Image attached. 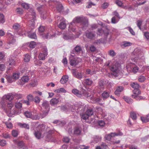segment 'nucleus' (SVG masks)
Here are the masks:
<instances>
[{"label":"nucleus","instance_id":"48","mask_svg":"<svg viewBox=\"0 0 149 149\" xmlns=\"http://www.w3.org/2000/svg\"><path fill=\"white\" fill-rule=\"evenodd\" d=\"M5 3L6 4H9V3H7L4 0H0V6H1V8H3L5 5Z\"/></svg>","mask_w":149,"mask_h":149},{"label":"nucleus","instance_id":"40","mask_svg":"<svg viewBox=\"0 0 149 149\" xmlns=\"http://www.w3.org/2000/svg\"><path fill=\"white\" fill-rule=\"evenodd\" d=\"M84 81L86 84L88 85H91L93 83L92 80L89 79H85Z\"/></svg>","mask_w":149,"mask_h":149},{"label":"nucleus","instance_id":"15","mask_svg":"<svg viewBox=\"0 0 149 149\" xmlns=\"http://www.w3.org/2000/svg\"><path fill=\"white\" fill-rule=\"evenodd\" d=\"M102 93L101 95L104 100H105L108 98L109 96V94L111 92V90L110 89H107Z\"/></svg>","mask_w":149,"mask_h":149},{"label":"nucleus","instance_id":"23","mask_svg":"<svg viewBox=\"0 0 149 149\" xmlns=\"http://www.w3.org/2000/svg\"><path fill=\"white\" fill-rule=\"evenodd\" d=\"M68 78L69 77L68 75L63 76L61 79L60 82L62 84H65L68 81Z\"/></svg>","mask_w":149,"mask_h":149},{"label":"nucleus","instance_id":"58","mask_svg":"<svg viewBox=\"0 0 149 149\" xmlns=\"http://www.w3.org/2000/svg\"><path fill=\"white\" fill-rule=\"evenodd\" d=\"M55 18L56 20H58V21L61 22L65 19L63 17H60L58 15H56Z\"/></svg>","mask_w":149,"mask_h":149},{"label":"nucleus","instance_id":"21","mask_svg":"<svg viewBox=\"0 0 149 149\" xmlns=\"http://www.w3.org/2000/svg\"><path fill=\"white\" fill-rule=\"evenodd\" d=\"M66 26L65 20V19L63 20L58 25V27L62 29H64L66 28Z\"/></svg>","mask_w":149,"mask_h":149},{"label":"nucleus","instance_id":"63","mask_svg":"<svg viewBox=\"0 0 149 149\" xmlns=\"http://www.w3.org/2000/svg\"><path fill=\"white\" fill-rule=\"evenodd\" d=\"M36 45V43L34 41L31 42L29 45V46L31 48H34Z\"/></svg>","mask_w":149,"mask_h":149},{"label":"nucleus","instance_id":"31","mask_svg":"<svg viewBox=\"0 0 149 149\" xmlns=\"http://www.w3.org/2000/svg\"><path fill=\"white\" fill-rule=\"evenodd\" d=\"M5 77L9 83H11L14 81L12 76H10L9 75H6Z\"/></svg>","mask_w":149,"mask_h":149},{"label":"nucleus","instance_id":"45","mask_svg":"<svg viewBox=\"0 0 149 149\" xmlns=\"http://www.w3.org/2000/svg\"><path fill=\"white\" fill-rule=\"evenodd\" d=\"M131 86L134 89H139L140 86L137 83H133L131 84Z\"/></svg>","mask_w":149,"mask_h":149},{"label":"nucleus","instance_id":"54","mask_svg":"<svg viewBox=\"0 0 149 149\" xmlns=\"http://www.w3.org/2000/svg\"><path fill=\"white\" fill-rule=\"evenodd\" d=\"M95 101L100 104H102V100L100 97H97L95 99Z\"/></svg>","mask_w":149,"mask_h":149},{"label":"nucleus","instance_id":"52","mask_svg":"<svg viewBox=\"0 0 149 149\" xmlns=\"http://www.w3.org/2000/svg\"><path fill=\"white\" fill-rule=\"evenodd\" d=\"M12 134L13 136L16 137L18 135V131L16 130H13L12 132Z\"/></svg>","mask_w":149,"mask_h":149},{"label":"nucleus","instance_id":"64","mask_svg":"<svg viewBox=\"0 0 149 149\" xmlns=\"http://www.w3.org/2000/svg\"><path fill=\"white\" fill-rule=\"evenodd\" d=\"M27 98L29 101H31L33 100L34 97L33 95L31 94H29L27 96Z\"/></svg>","mask_w":149,"mask_h":149},{"label":"nucleus","instance_id":"1","mask_svg":"<svg viewBox=\"0 0 149 149\" xmlns=\"http://www.w3.org/2000/svg\"><path fill=\"white\" fill-rule=\"evenodd\" d=\"M29 28L26 31L28 36L31 38L36 39L37 36L35 33H32L31 31L34 28L35 22L36 20V13L33 9H30L28 18Z\"/></svg>","mask_w":149,"mask_h":149},{"label":"nucleus","instance_id":"53","mask_svg":"<svg viewBox=\"0 0 149 149\" xmlns=\"http://www.w3.org/2000/svg\"><path fill=\"white\" fill-rule=\"evenodd\" d=\"M146 78L144 76L141 75L138 77V81L141 82H143L145 80Z\"/></svg>","mask_w":149,"mask_h":149},{"label":"nucleus","instance_id":"59","mask_svg":"<svg viewBox=\"0 0 149 149\" xmlns=\"http://www.w3.org/2000/svg\"><path fill=\"white\" fill-rule=\"evenodd\" d=\"M126 29H127L130 33L133 35L134 36L135 35V33L133 29L130 27H128L126 28Z\"/></svg>","mask_w":149,"mask_h":149},{"label":"nucleus","instance_id":"49","mask_svg":"<svg viewBox=\"0 0 149 149\" xmlns=\"http://www.w3.org/2000/svg\"><path fill=\"white\" fill-rule=\"evenodd\" d=\"M132 97L136 99L137 100H141L144 99L145 98L141 96L139 97L138 95H132Z\"/></svg>","mask_w":149,"mask_h":149},{"label":"nucleus","instance_id":"60","mask_svg":"<svg viewBox=\"0 0 149 149\" xmlns=\"http://www.w3.org/2000/svg\"><path fill=\"white\" fill-rule=\"evenodd\" d=\"M130 116L132 118L133 120H135L136 118V116L135 113L133 112H131L130 113Z\"/></svg>","mask_w":149,"mask_h":149},{"label":"nucleus","instance_id":"62","mask_svg":"<svg viewBox=\"0 0 149 149\" xmlns=\"http://www.w3.org/2000/svg\"><path fill=\"white\" fill-rule=\"evenodd\" d=\"M22 103L20 102H16L15 104V107L18 109H20L22 107Z\"/></svg>","mask_w":149,"mask_h":149},{"label":"nucleus","instance_id":"30","mask_svg":"<svg viewBox=\"0 0 149 149\" xmlns=\"http://www.w3.org/2000/svg\"><path fill=\"white\" fill-rule=\"evenodd\" d=\"M3 98L9 101H11L13 98V97L11 94H8L3 96Z\"/></svg>","mask_w":149,"mask_h":149},{"label":"nucleus","instance_id":"20","mask_svg":"<svg viewBox=\"0 0 149 149\" xmlns=\"http://www.w3.org/2000/svg\"><path fill=\"white\" fill-rule=\"evenodd\" d=\"M7 103L6 100L3 98L1 99L0 101V107L4 110H5V106Z\"/></svg>","mask_w":149,"mask_h":149},{"label":"nucleus","instance_id":"9","mask_svg":"<svg viewBox=\"0 0 149 149\" xmlns=\"http://www.w3.org/2000/svg\"><path fill=\"white\" fill-rule=\"evenodd\" d=\"M82 48L79 45H77L71 52V54L75 55V56L79 55L82 52Z\"/></svg>","mask_w":149,"mask_h":149},{"label":"nucleus","instance_id":"44","mask_svg":"<svg viewBox=\"0 0 149 149\" xmlns=\"http://www.w3.org/2000/svg\"><path fill=\"white\" fill-rule=\"evenodd\" d=\"M31 58L30 56L28 54H26L24 56V60L25 62H28L30 60Z\"/></svg>","mask_w":149,"mask_h":149},{"label":"nucleus","instance_id":"17","mask_svg":"<svg viewBox=\"0 0 149 149\" xmlns=\"http://www.w3.org/2000/svg\"><path fill=\"white\" fill-rule=\"evenodd\" d=\"M42 37L44 39H48L53 38L54 36V33L51 32L44 33L42 34Z\"/></svg>","mask_w":149,"mask_h":149},{"label":"nucleus","instance_id":"10","mask_svg":"<svg viewBox=\"0 0 149 149\" xmlns=\"http://www.w3.org/2000/svg\"><path fill=\"white\" fill-rule=\"evenodd\" d=\"M123 135V133L121 132H119L118 133H111L110 134L106 135L105 136V138L106 140L110 141L112 137L117 136H121Z\"/></svg>","mask_w":149,"mask_h":149},{"label":"nucleus","instance_id":"34","mask_svg":"<svg viewBox=\"0 0 149 149\" xmlns=\"http://www.w3.org/2000/svg\"><path fill=\"white\" fill-rule=\"evenodd\" d=\"M123 99L127 102L129 104H131L133 102V100L132 99L127 96L123 97Z\"/></svg>","mask_w":149,"mask_h":149},{"label":"nucleus","instance_id":"18","mask_svg":"<svg viewBox=\"0 0 149 149\" xmlns=\"http://www.w3.org/2000/svg\"><path fill=\"white\" fill-rule=\"evenodd\" d=\"M72 73L74 77L79 79H80L82 78L83 76L81 73L79 72H77L75 70H72Z\"/></svg>","mask_w":149,"mask_h":149},{"label":"nucleus","instance_id":"51","mask_svg":"<svg viewBox=\"0 0 149 149\" xmlns=\"http://www.w3.org/2000/svg\"><path fill=\"white\" fill-rule=\"evenodd\" d=\"M33 100L35 103L38 104L40 102L41 100L40 98L38 96H36L34 98Z\"/></svg>","mask_w":149,"mask_h":149},{"label":"nucleus","instance_id":"32","mask_svg":"<svg viewBox=\"0 0 149 149\" xmlns=\"http://www.w3.org/2000/svg\"><path fill=\"white\" fill-rule=\"evenodd\" d=\"M96 71L95 70H91L90 69H86V73L87 74L93 75L96 74Z\"/></svg>","mask_w":149,"mask_h":149},{"label":"nucleus","instance_id":"55","mask_svg":"<svg viewBox=\"0 0 149 149\" xmlns=\"http://www.w3.org/2000/svg\"><path fill=\"white\" fill-rule=\"evenodd\" d=\"M2 136L3 138L6 139L10 138L11 137V136L8 133H3Z\"/></svg>","mask_w":149,"mask_h":149},{"label":"nucleus","instance_id":"43","mask_svg":"<svg viewBox=\"0 0 149 149\" xmlns=\"http://www.w3.org/2000/svg\"><path fill=\"white\" fill-rule=\"evenodd\" d=\"M19 126L22 128H25L26 129H29V126L28 124L22 123H19Z\"/></svg>","mask_w":149,"mask_h":149},{"label":"nucleus","instance_id":"50","mask_svg":"<svg viewBox=\"0 0 149 149\" xmlns=\"http://www.w3.org/2000/svg\"><path fill=\"white\" fill-rule=\"evenodd\" d=\"M16 11L17 14L19 15H22L23 12L22 9L19 8H17L16 10Z\"/></svg>","mask_w":149,"mask_h":149},{"label":"nucleus","instance_id":"2","mask_svg":"<svg viewBox=\"0 0 149 149\" xmlns=\"http://www.w3.org/2000/svg\"><path fill=\"white\" fill-rule=\"evenodd\" d=\"M105 65L109 68L110 70L113 72V74L115 76H118V70L120 66V64L118 62L114 61L112 63L110 61H108L105 63Z\"/></svg>","mask_w":149,"mask_h":149},{"label":"nucleus","instance_id":"22","mask_svg":"<svg viewBox=\"0 0 149 149\" xmlns=\"http://www.w3.org/2000/svg\"><path fill=\"white\" fill-rule=\"evenodd\" d=\"M11 31H8L7 33V36L10 39H11V41L12 42L14 43L15 42V40L14 38L15 37V35L11 33Z\"/></svg>","mask_w":149,"mask_h":149},{"label":"nucleus","instance_id":"12","mask_svg":"<svg viewBox=\"0 0 149 149\" xmlns=\"http://www.w3.org/2000/svg\"><path fill=\"white\" fill-rule=\"evenodd\" d=\"M107 81L104 79L100 80L98 82V88L101 92L104 91L105 86L106 84Z\"/></svg>","mask_w":149,"mask_h":149},{"label":"nucleus","instance_id":"38","mask_svg":"<svg viewBox=\"0 0 149 149\" xmlns=\"http://www.w3.org/2000/svg\"><path fill=\"white\" fill-rule=\"evenodd\" d=\"M40 60L36 58H35V57L34 59V63L35 65H41L42 63V62L40 61Z\"/></svg>","mask_w":149,"mask_h":149},{"label":"nucleus","instance_id":"5","mask_svg":"<svg viewBox=\"0 0 149 149\" xmlns=\"http://www.w3.org/2000/svg\"><path fill=\"white\" fill-rule=\"evenodd\" d=\"M72 93L78 97H88L91 96L89 93L87 92L86 91L82 90L81 91H79L77 89L74 88L72 90Z\"/></svg>","mask_w":149,"mask_h":149},{"label":"nucleus","instance_id":"11","mask_svg":"<svg viewBox=\"0 0 149 149\" xmlns=\"http://www.w3.org/2000/svg\"><path fill=\"white\" fill-rule=\"evenodd\" d=\"M24 115L27 118H31L33 119L38 120L40 117L38 115H32V112L30 111H26L24 113Z\"/></svg>","mask_w":149,"mask_h":149},{"label":"nucleus","instance_id":"47","mask_svg":"<svg viewBox=\"0 0 149 149\" xmlns=\"http://www.w3.org/2000/svg\"><path fill=\"white\" fill-rule=\"evenodd\" d=\"M109 54L111 56L113 57L116 55V53L113 49L109 50L108 52Z\"/></svg>","mask_w":149,"mask_h":149},{"label":"nucleus","instance_id":"7","mask_svg":"<svg viewBox=\"0 0 149 149\" xmlns=\"http://www.w3.org/2000/svg\"><path fill=\"white\" fill-rule=\"evenodd\" d=\"M109 31L107 29L100 28L97 30V34L99 36H103L104 38H106L109 34Z\"/></svg>","mask_w":149,"mask_h":149},{"label":"nucleus","instance_id":"16","mask_svg":"<svg viewBox=\"0 0 149 149\" xmlns=\"http://www.w3.org/2000/svg\"><path fill=\"white\" fill-rule=\"evenodd\" d=\"M15 56H11L9 58L8 62L9 63V65L14 66L15 65L16 62L15 61Z\"/></svg>","mask_w":149,"mask_h":149},{"label":"nucleus","instance_id":"3","mask_svg":"<svg viewBox=\"0 0 149 149\" xmlns=\"http://www.w3.org/2000/svg\"><path fill=\"white\" fill-rule=\"evenodd\" d=\"M132 54L135 56L134 58L132 59V61L136 62L139 65H141V64H139V60L143 58V53L141 49L136 48L132 52Z\"/></svg>","mask_w":149,"mask_h":149},{"label":"nucleus","instance_id":"25","mask_svg":"<svg viewBox=\"0 0 149 149\" xmlns=\"http://www.w3.org/2000/svg\"><path fill=\"white\" fill-rule=\"evenodd\" d=\"M132 43L127 41H123L121 44V46L123 48L131 46Z\"/></svg>","mask_w":149,"mask_h":149},{"label":"nucleus","instance_id":"33","mask_svg":"<svg viewBox=\"0 0 149 149\" xmlns=\"http://www.w3.org/2000/svg\"><path fill=\"white\" fill-rule=\"evenodd\" d=\"M47 53H40L39 55V58L40 60H44L45 59V57L47 56Z\"/></svg>","mask_w":149,"mask_h":149},{"label":"nucleus","instance_id":"35","mask_svg":"<svg viewBox=\"0 0 149 149\" xmlns=\"http://www.w3.org/2000/svg\"><path fill=\"white\" fill-rule=\"evenodd\" d=\"M86 113L89 117L93 116L94 112L92 109H88L86 111Z\"/></svg>","mask_w":149,"mask_h":149},{"label":"nucleus","instance_id":"42","mask_svg":"<svg viewBox=\"0 0 149 149\" xmlns=\"http://www.w3.org/2000/svg\"><path fill=\"white\" fill-rule=\"evenodd\" d=\"M35 137L38 139H39L41 136V133L40 131H35L34 133Z\"/></svg>","mask_w":149,"mask_h":149},{"label":"nucleus","instance_id":"46","mask_svg":"<svg viewBox=\"0 0 149 149\" xmlns=\"http://www.w3.org/2000/svg\"><path fill=\"white\" fill-rule=\"evenodd\" d=\"M29 78L28 76H23L21 78L22 81L24 82H27L29 80Z\"/></svg>","mask_w":149,"mask_h":149},{"label":"nucleus","instance_id":"39","mask_svg":"<svg viewBox=\"0 0 149 149\" xmlns=\"http://www.w3.org/2000/svg\"><path fill=\"white\" fill-rule=\"evenodd\" d=\"M12 76L14 79L17 80L19 77L20 73L19 72L14 73L13 74Z\"/></svg>","mask_w":149,"mask_h":149},{"label":"nucleus","instance_id":"36","mask_svg":"<svg viewBox=\"0 0 149 149\" xmlns=\"http://www.w3.org/2000/svg\"><path fill=\"white\" fill-rule=\"evenodd\" d=\"M36 7L37 10L39 12H41L44 9V6L43 5L40 4H37L36 5Z\"/></svg>","mask_w":149,"mask_h":149},{"label":"nucleus","instance_id":"19","mask_svg":"<svg viewBox=\"0 0 149 149\" xmlns=\"http://www.w3.org/2000/svg\"><path fill=\"white\" fill-rule=\"evenodd\" d=\"M42 107L45 110V111H49V102L46 100L43 101L42 104Z\"/></svg>","mask_w":149,"mask_h":149},{"label":"nucleus","instance_id":"14","mask_svg":"<svg viewBox=\"0 0 149 149\" xmlns=\"http://www.w3.org/2000/svg\"><path fill=\"white\" fill-rule=\"evenodd\" d=\"M13 104L11 102H9L8 103L7 107L8 108V110H5L6 112L7 113L14 114L15 113V110L14 108L12 109L13 108Z\"/></svg>","mask_w":149,"mask_h":149},{"label":"nucleus","instance_id":"24","mask_svg":"<svg viewBox=\"0 0 149 149\" xmlns=\"http://www.w3.org/2000/svg\"><path fill=\"white\" fill-rule=\"evenodd\" d=\"M20 28V25L18 23H15L13 26V28L16 33H18V31L19 30Z\"/></svg>","mask_w":149,"mask_h":149},{"label":"nucleus","instance_id":"26","mask_svg":"<svg viewBox=\"0 0 149 149\" xmlns=\"http://www.w3.org/2000/svg\"><path fill=\"white\" fill-rule=\"evenodd\" d=\"M123 88L121 86L118 87L114 92V93L116 95H118L123 90Z\"/></svg>","mask_w":149,"mask_h":149},{"label":"nucleus","instance_id":"4","mask_svg":"<svg viewBox=\"0 0 149 149\" xmlns=\"http://www.w3.org/2000/svg\"><path fill=\"white\" fill-rule=\"evenodd\" d=\"M83 19L82 17L79 16L75 17L73 19L72 22H70L69 24V30L73 32H77V29L75 27L76 23H81Z\"/></svg>","mask_w":149,"mask_h":149},{"label":"nucleus","instance_id":"57","mask_svg":"<svg viewBox=\"0 0 149 149\" xmlns=\"http://www.w3.org/2000/svg\"><path fill=\"white\" fill-rule=\"evenodd\" d=\"M5 22L4 17L3 14H0V23H3Z\"/></svg>","mask_w":149,"mask_h":149},{"label":"nucleus","instance_id":"29","mask_svg":"<svg viewBox=\"0 0 149 149\" xmlns=\"http://www.w3.org/2000/svg\"><path fill=\"white\" fill-rule=\"evenodd\" d=\"M93 142L97 143L101 140L102 138L100 136H93Z\"/></svg>","mask_w":149,"mask_h":149},{"label":"nucleus","instance_id":"28","mask_svg":"<svg viewBox=\"0 0 149 149\" xmlns=\"http://www.w3.org/2000/svg\"><path fill=\"white\" fill-rule=\"evenodd\" d=\"M81 128L78 127H75L74 130V134L76 135H79L81 134Z\"/></svg>","mask_w":149,"mask_h":149},{"label":"nucleus","instance_id":"6","mask_svg":"<svg viewBox=\"0 0 149 149\" xmlns=\"http://www.w3.org/2000/svg\"><path fill=\"white\" fill-rule=\"evenodd\" d=\"M75 55L70 54L69 57L70 65L75 66L78 65L81 61V59L79 57H74Z\"/></svg>","mask_w":149,"mask_h":149},{"label":"nucleus","instance_id":"13","mask_svg":"<svg viewBox=\"0 0 149 149\" xmlns=\"http://www.w3.org/2000/svg\"><path fill=\"white\" fill-rule=\"evenodd\" d=\"M85 35L88 39L90 40H93L94 39L96 36L95 31H87L85 32Z\"/></svg>","mask_w":149,"mask_h":149},{"label":"nucleus","instance_id":"8","mask_svg":"<svg viewBox=\"0 0 149 149\" xmlns=\"http://www.w3.org/2000/svg\"><path fill=\"white\" fill-rule=\"evenodd\" d=\"M126 68L128 70H130V69H132V72L134 73H136L138 71L139 68L134 63H128L126 66Z\"/></svg>","mask_w":149,"mask_h":149},{"label":"nucleus","instance_id":"61","mask_svg":"<svg viewBox=\"0 0 149 149\" xmlns=\"http://www.w3.org/2000/svg\"><path fill=\"white\" fill-rule=\"evenodd\" d=\"M38 31L40 33H42L45 30V28L44 26H40L38 28Z\"/></svg>","mask_w":149,"mask_h":149},{"label":"nucleus","instance_id":"37","mask_svg":"<svg viewBox=\"0 0 149 149\" xmlns=\"http://www.w3.org/2000/svg\"><path fill=\"white\" fill-rule=\"evenodd\" d=\"M56 9L59 12L61 13L63 10V7L61 4L59 3L57 6Z\"/></svg>","mask_w":149,"mask_h":149},{"label":"nucleus","instance_id":"27","mask_svg":"<svg viewBox=\"0 0 149 149\" xmlns=\"http://www.w3.org/2000/svg\"><path fill=\"white\" fill-rule=\"evenodd\" d=\"M59 100L58 99L54 98L52 99L50 101V103L51 105L55 106L59 102Z\"/></svg>","mask_w":149,"mask_h":149},{"label":"nucleus","instance_id":"41","mask_svg":"<svg viewBox=\"0 0 149 149\" xmlns=\"http://www.w3.org/2000/svg\"><path fill=\"white\" fill-rule=\"evenodd\" d=\"M55 92L57 93H65L66 92V90L63 88H59L55 90Z\"/></svg>","mask_w":149,"mask_h":149},{"label":"nucleus","instance_id":"56","mask_svg":"<svg viewBox=\"0 0 149 149\" xmlns=\"http://www.w3.org/2000/svg\"><path fill=\"white\" fill-rule=\"evenodd\" d=\"M133 92L134 94V95H138L140 93V91L139 89H134Z\"/></svg>","mask_w":149,"mask_h":149}]
</instances>
